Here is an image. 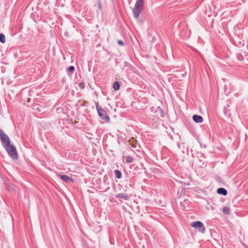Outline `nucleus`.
I'll use <instances>...</instances> for the list:
<instances>
[{"label": "nucleus", "mask_w": 248, "mask_h": 248, "mask_svg": "<svg viewBox=\"0 0 248 248\" xmlns=\"http://www.w3.org/2000/svg\"><path fill=\"white\" fill-rule=\"evenodd\" d=\"M113 87L115 90H118L120 89V84L118 81H115L113 83Z\"/></svg>", "instance_id": "nucleus-10"}, {"label": "nucleus", "mask_w": 248, "mask_h": 248, "mask_svg": "<svg viewBox=\"0 0 248 248\" xmlns=\"http://www.w3.org/2000/svg\"><path fill=\"white\" fill-rule=\"evenodd\" d=\"M193 120L197 123H201L203 122V118L202 116L197 115L193 116Z\"/></svg>", "instance_id": "nucleus-7"}, {"label": "nucleus", "mask_w": 248, "mask_h": 248, "mask_svg": "<svg viewBox=\"0 0 248 248\" xmlns=\"http://www.w3.org/2000/svg\"><path fill=\"white\" fill-rule=\"evenodd\" d=\"M143 6V0H137L134 8L133 10L134 16L138 18L140 16V12L142 10Z\"/></svg>", "instance_id": "nucleus-1"}, {"label": "nucleus", "mask_w": 248, "mask_h": 248, "mask_svg": "<svg viewBox=\"0 0 248 248\" xmlns=\"http://www.w3.org/2000/svg\"><path fill=\"white\" fill-rule=\"evenodd\" d=\"M118 44L119 45H121V46H123L124 45V43L121 40H119L118 41Z\"/></svg>", "instance_id": "nucleus-18"}, {"label": "nucleus", "mask_w": 248, "mask_h": 248, "mask_svg": "<svg viewBox=\"0 0 248 248\" xmlns=\"http://www.w3.org/2000/svg\"><path fill=\"white\" fill-rule=\"evenodd\" d=\"M96 109L97 110V112L98 115L100 117V118L106 122H108L109 121V117L107 114L106 111L103 109L101 107L99 106L98 105H97L96 106Z\"/></svg>", "instance_id": "nucleus-3"}, {"label": "nucleus", "mask_w": 248, "mask_h": 248, "mask_svg": "<svg viewBox=\"0 0 248 248\" xmlns=\"http://www.w3.org/2000/svg\"><path fill=\"white\" fill-rule=\"evenodd\" d=\"M75 70V67L74 66H70L68 69V71L70 72H73Z\"/></svg>", "instance_id": "nucleus-16"}, {"label": "nucleus", "mask_w": 248, "mask_h": 248, "mask_svg": "<svg viewBox=\"0 0 248 248\" xmlns=\"http://www.w3.org/2000/svg\"><path fill=\"white\" fill-rule=\"evenodd\" d=\"M6 149L8 155L13 159H16L18 158V154L16 147L10 144L4 147Z\"/></svg>", "instance_id": "nucleus-2"}, {"label": "nucleus", "mask_w": 248, "mask_h": 248, "mask_svg": "<svg viewBox=\"0 0 248 248\" xmlns=\"http://www.w3.org/2000/svg\"><path fill=\"white\" fill-rule=\"evenodd\" d=\"M115 176L117 178H120L121 177V172L118 170H115Z\"/></svg>", "instance_id": "nucleus-13"}, {"label": "nucleus", "mask_w": 248, "mask_h": 248, "mask_svg": "<svg viewBox=\"0 0 248 248\" xmlns=\"http://www.w3.org/2000/svg\"><path fill=\"white\" fill-rule=\"evenodd\" d=\"M79 87L81 89H84V83H80L79 84Z\"/></svg>", "instance_id": "nucleus-17"}, {"label": "nucleus", "mask_w": 248, "mask_h": 248, "mask_svg": "<svg viewBox=\"0 0 248 248\" xmlns=\"http://www.w3.org/2000/svg\"><path fill=\"white\" fill-rule=\"evenodd\" d=\"M116 198H121L125 200H128L129 199V196H128L127 194L124 193H121L118 194L116 195Z\"/></svg>", "instance_id": "nucleus-8"}, {"label": "nucleus", "mask_w": 248, "mask_h": 248, "mask_svg": "<svg viewBox=\"0 0 248 248\" xmlns=\"http://www.w3.org/2000/svg\"><path fill=\"white\" fill-rule=\"evenodd\" d=\"M191 226L195 228H198L199 231L202 233L205 231V227H204L203 223L201 221L193 222L192 223Z\"/></svg>", "instance_id": "nucleus-5"}, {"label": "nucleus", "mask_w": 248, "mask_h": 248, "mask_svg": "<svg viewBox=\"0 0 248 248\" xmlns=\"http://www.w3.org/2000/svg\"><path fill=\"white\" fill-rule=\"evenodd\" d=\"M0 42H1L2 43L5 42V36L2 33L0 34Z\"/></svg>", "instance_id": "nucleus-14"}, {"label": "nucleus", "mask_w": 248, "mask_h": 248, "mask_svg": "<svg viewBox=\"0 0 248 248\" xmlns=\"http://www.w3.org/2000/svg\"><path fill=\"white\" fill-rule=\"evenodd\" d=\"M222 211L225 214H229L230 213V209L228 207L225 206L223 208Z\"/></svg>", "instance_id": "nucleus-11"}, {"label": "nucleus", "mask_w": 248, "mask_h": 248, "mask_svg": "<svg viewBox=\"0 0 248 248\" xmlns=\"http://www.w3.org/2000/svg\"><path fill=\"white\" fill-rule=\"evenodd\" d=\"M0 139L3 147L10 144V140L9 137L2 129H0Z\"/></svg>", "instance_id": "nucleus-4"}, {"label": "nucleus", "mask_w": 248, "mask_h": 248, "mask_svg": "<svg viewBox=\"0 0 248 248\" xmlns=\"http://www.w3.org/2000/svg\"><path fill=\"white\" fill-rule=\"evenodd\" d=\"M59 177L61 178V179L65 182V183H73L74 182L73 179L72 178L69 177L67 175H59Z\"/></svg>", "instance_id": "nucleus-6"}, {"label": "nucleus", "mask_w": 248, "mask_h": 248, "mask_svg": "<svg viewBox=\"0 0 248 248\" xmlns=\"http://www.w3.org/2000/svg\"><path fill=\"white\" fill-rule=\"evenodd\" d=\"M133 161V158L130 156H126L125 157V161L126 163H130Z\"/></svg>", "instance_id": "nucleus-12"}, {"label": "nucleus", "mask_w": 248, "mask_h": 248, "mask_svg": "<svg viewBox=\"0 0 248 248\" xmlns=\"http://www.w3.org/2000/svg\"><path fill=\"white\" fill-rule=\"evenodd\" d=\"M217 193L225 196L227 194V191L224 188H219L217 190Z\"/></svg>", "instance_id": "nucleus-9"}, {"label": "nucleus", "mask_w": 248, "mask_h": 248, "mask_svg": "<svg viewBox=\"0 0 248 248\" xmlns=\"http://www.w3.org/2000/svg\"><path fill=\"white\" fill-rule=\"evenodd\" d=\"M129 142H130V144L132 145V146L133 147H136V143H135V140L134 139V138H132V139L130 140H129Z\"/></svg>", "instance_id": "nucleus-15"}]
</instances>
